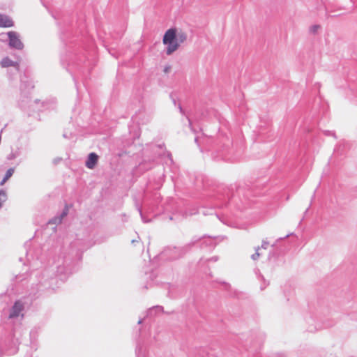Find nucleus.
Listing matches in <instances>:
<instances>
[{
    "instance_id": "obj_1",
    "label": "nucleus",
    "mask_w": 357,
    "mask_h": 357,
    "mask_svg": "<svg viewBox=\"0 0 357 357\" xmlns=\"http://www.w3.org/2000/svg\"><path fill=\"white\" fill-rule=\"evenodd\" d=\"M186 34L183 32L178 33L176 29H169L164 34L162 43L167 46L166 54L171 55L176 51L180 45L186 40Z\"/></svg>"
},
{
    "instance_id": "obj_2",
    "label": "nucleus",
    "mask_w": 357,
    "mask_h": 357,
    "mask_svg": "<svg viewBox=\"0 0 357 357\" xmlns=\"http://www.w3.org/2000/svg\"><path fill=\"white\" fill-rule=\"evenodd\" d=\"M8 36L9 38V45L11 47L22 50L24 47L23 43L20 39L19 35L15 31H9L8 33Z\"/></svg>"
},
{
    "instance_id": "obj_3",
    "label": "nucleus",
    "mask_w": 357,
    "mask_h": 357,
    "mask_svg": "<svg viewBox=\"0 0 357 357\" xmlns=\"http://www.w3.org/2000/svg\"><path fill=\"white\" fill-rule=\"evenodd\" d=\"M23 309L24 306L21 302H15L11 309L10 313L9 314V318H15L18 317L20 315V313L23 310Z\"/></svg>"
},
{
    "instance_id": "obj_4",
    "label": "nucleus",
    "mask_w": 357,
    "mask_h": 357,
    "mask_svg": "<svg viewBox=\"0 0 357 357\" xmlns=\"http://www.w3.org/2000/svg\"><path fill=\"white\" fill-rule=\"evenodd\" d=\"M98 155L95 153H91L88 156L87 160L86 161V166L89 169H93L98 162Z\"/></svg>"
},
{
    "instance_id": "obj_5",
    "label": "nucleus",
    "mask_w": 357,
    "mask_h": 357,
    "mask_svg": "<svg viewBox=\"0 0 357 357\" xmlns=\"http://www.w3.org/2000/svg\"><path fill=\"white\" fill-rule=\"evenodd\" d=\"M13 20L8 16L0 13V27H12Z\"/></svg>"
},
{
    "instance_id": "obj_6",
    "label": "nucleus",
    "mask_w": 357,
    "mask_h": 357,
    "mask_svg": "<svg viewBox=\"0 0 357 357\" xmlns=\"http://www.w3.org/2000/svg\"><path fill=\"white\" fill-rule=\"evenodd\" d=\"M0 65L1 66V67L3 68H8V67H10V66H13V67H16L17 68L18 67V63L17 62H15V61H12L10 59H9L8 57H4L0 62Z\"/></svg>"
},
{
    "instance_id": "obj_7",
    "label": "nucleus",
    "mask_w": 357,
    "mask_h": 357,
    "mask_svg": "<svg viewBox=\"0 0 357 357\" xmlns=\"http://www.w3.org/2000/svg\"><path fill=\"white\" fill-rule=\"evenodd\" d=\"M13 172H14V169L10 168L9 169H8V171L6 173L5 177L3 178V179L1 181V182L0 183L1 185H3L7 181V180H8L12 176Z\"/></svg>"
},
{
    "instance_id": "obj_8",
    "label": "nucleus",
    "mask_w": 357,
    "mask_h": 357,
    "mask_svg": "<svg viewBox=\"0 0 357 357\" xmlns=\"http://www.w3.org/2000/svg\"><path fill=\"white\" fill-rule=\"evenodd\" d=\"M7 199V195L5 191L0 190V208Z\"/></svg>"
},
{
    "instance_id": "obj_9",
    "label": "nucleus",
    "mask_w": 357,
    "mask_h": 357,
    "mask_svg": "<svg viewBox=\"0 0 357 357\" xmlns=\"http://www.w3.org/2000/svg\"><path fill=\"white\" fill-rule=\"evenodd\" d=\"M172 69V66L170 65H167L164 67L163 72L165 74H168Z\"/></svg>"
},
{
    "instance_id": "obj_10",
    "label": "nucleus",
    "mask_w": 357,
    "mask_h": 357,
    "mask_svg": "<svg viewBox=\"0 0 357 357\" xmlns=\"http://www.w3.org/2000/svg\"><path fill=\"white\" fill-rule=\"evenodd\" d=\"M319 28H320V26L314 25L311 27V31L313 33H316Z\"/></svg>"
},
{
    "instance_id": "obj_11",
    "label": "nucleus",
    "mask_w": 357,
    "mask_h": 357,
    "mask_svg": "<svg viewBox=\"0 0 357 357\" xmlns=\"http://www.w3.org/2000/svg\"><path fill=\"white\" fill-rule=\"evenodd\" d=\"M259 255H260L259 252H258V250H257V252L254 255H252V259L256 260L258 259Z\"/></svg>"
},
{
    "instance_id": "obj_12",
    "label": "nucleus",
    "mask_w": 357,
    "mask_h": 357,
    "mask_svg": "<svg viewBox=\"0 0 357 357\" xmlns=\"http://www.w3.org/2000/svg\"><path fill=\"white\" fill-rule=\"evenodd\" d=\"M67 213H68V208H66V211L63 213L62 218L64 217L65 215H66Z\"/></svg>"
}]
</instances>
